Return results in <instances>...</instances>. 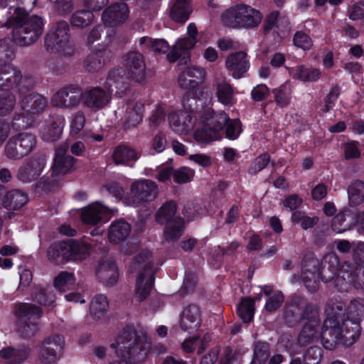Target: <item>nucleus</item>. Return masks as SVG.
<instances>
[{"label":"nucleus","mask_w":364,"mask_h":364,"mask_svg":"<svg viewBox=\"0 0 364 364\" xmlns=\"http://www.w3.org/2000/svg\"><path fill=\"white\" fill-rule=\"evenodd\" d=\"M75 283L74 274L69 272H61L55 278L54 287L60 291H65L73 287Z\"/></svg>","instance_id":"nucleus-56"},{"label":"nucleus","mask_w":364,"mask_h":364,"mask_svg":"<svg viewBox=\"0 0 364 364\" xmlns=\"http://www.w3.org/2000/svg\"><path fill=\"white\" fill-rule=\"evenodd\" d=\"M151 255L149 250H142L130 264V271L132 272L143 269L142 272H140L136 283V296L139 301L145 299L149 296L154 286V271L153 264L149 261Z\"/></svg>","instance_id":"nucleus-4"},{"label":"nucleus","mask_w":364,"mask_h":364,"mask_svg":"<svg viewBox=\"0 0 364 364\" xmlns=\"http://www.w3.org/2000/svg\"><path fill=\"white\" fill-rule=\"evenodd\" d=\"M94 15L88 10L76 11L70 18V24L73 27L84 28L92 23Z\"/></svg>","instance_id":"nucleus-53"},{"label":"nucleus","mask_w":364,"mask_h":364,"mask_svg":"<svg viewBox=\"0 0 364 364\" xmlns=\"http://www.w3.org/2000/svg\"><path fill=\"white\" fill-rule=\"evenodd\" d=\"M255 310V301L249 298L242 299L237 306L238 315L245 323L253 318Z\"/></svg>","instance_id":"nucleus-57"},{"label":"nucleus","mask_w":364,"mask_h":364,"mask_svg":"<svg viewBox=\"0 0 364 364\" xmlns=\"http://www.w3.org/2000/svg\"><path fill=\"white\" fill-rule=\"evenodd\" d=\"M291 73L294 78L303 82L317 81L321 76L319 69L299 65L291 69Z\"/></svg>","instance_id":"nucleus-45"},{"label":"nucleus","mask_w":364,"mask_h":364,"mask_svg":"<svg viewBox=\"0 0 364 364\" xmlns=\"http://www.w3.org/2000/svg\"><path fill=\"white\" fill-rule=\"evenodd\" d=\"M200 321L199 307L191 304L186 307L181 314L180 326L183 331L191 333L199 328Z\"/></svg>","instance_id":"nucleus-24"},{"label":"nucleus","mask_w":364,"mask_h":364,"mask_svg":"<svg viewBox=\"0 0 364 364\" xmlns=\"http://www.w3.org/2000/svg\"><path fill=\"white\" fill-rule=\"evenodd\" d=\"M187 34L188 38L178 39L171 51L167 54V58L170 62H175L180 58V64H186L190 60L188 51L195 46L198 36V29L193 23L188 24Z\"/></svg>","instance_id":"nucleus-11"},{"label":"nucleus","mask_w":364,"mask_h":364,"mask_svg":"<svg viewBox=\"0 0 364 364\" xmlns=\"http://www.w3.org/2000/svg\"><path fill=\"white\" fill-rule=\"evenodd\" d=\"M28 201L27 195L18 190L6 192L2 198V205L8 210H18Z\"/></svg>","instance_id":"nucleus-39"},{"label":"nucleus","mask_w":364,"mask_h":364,"mask_svg":"<svg viewBox=\"0 0 364 364\" xmlns=\"http://www.w3.org/2000/svg\"><path fill=\"white\" fill-rule=\"evenodd\" d=\"M112 156L116 164L123 165H126L129 162L136 161L139 158L135 149L125 145L116 146L113 150Z\"/></svg>","instance_id":"nucleus-41"},{"label":"nucleus","mask_w":364,"mask_h":364,"mask_svg":"<svg viewBox=\"0 0 364 364\" xmlns=\"http://www.w3.org/2000/svg\"><path fill=\"white\" fill-rule=\"evenodd\" d=\"M144 105L139 102H130L125 113L124 127L127 129L136 126L142 119Z\"/></svg>","instance_id":"nucleus-42"},{"label":"nucleus","mask_w":364,"mask_h":364,"mask_svg":"<svg viewBox=\"0 0 364 364\" xmlns=\"http://www.w3.org/2000/svg\"><path fill=\"white\" fill-rule=\"evenodd\" d=\"M119 360L107 364H137L148 355L151 342L142 332H137L133 327L127 326L118 335L111 344Z\"/></svg>","instance_id":"nucleus-1"},{"label":"nucleus","mask_w":364,"mask_h":364,"mask_svg":"<svg viewBox=\"0 0 364 364\" xmlns=\"http://www.w3.org/2000/svg\"><path fill=\"white\" fill-rule=\"evenodd\" d=\"M141 44H145L157 53H166L169 50L168 43L164 39H152L150 38H141Z\"/></svg>","instance_id":"nucleus-62"},{"label":"nucleus","mask_w":364,"mask_h":364,"mask_svg":"<svg viewBox=\"0 0 364 364\" xmlns=\"http://www.w3.org/2000/svg\"><path fill=\"white\" fill-rule=\"evenodd\" d=\"M122 65L129 76L135 82L146 81V63L144 55L138 51H129L122 57Z\"/></svg>","instance_id":"nucleus-15"},{"label":"nucleus","mask_w":364,"mask_h":364,"mask_svg":"<svg viewBox=\"0 0 364 364\" xmlns=\"http://www.w3.org/2000/svg\"><path fill=\"white\" fill-rule=\"evenodd\" d=\"M39 330V322H28L16 321V331L24 338H30L36 335Z\"/></svg>","instance_id":"nucleus-58"},{"label":"nucleus","mask_w":364,"mask_h":364,"mask_svg":"<svg viewBox=\"0 0 364 364\" xmlns=\"http://www.w3.org/2000/svg\"><path fill=\"white\" fill-rule=\"evenodd\" d=\"M112 211L107 207L96 202L82 210L81 219L87 225H95L102 219L103 215L112 213Z\"/></svg>","instance_id":"nucleus-27"},{"label":"nucleus","mask_w":364,"mask_h":364,"mask_svg":"<svg viewBox=\"0 0 364 364\" xmlns=\"http://www.w3.org/2000/svg\"><path fill=\"white\" fill-rule=\"evenodd\" d=\"M178 206L175 201L168 200L165 202L156 211L155 220L160 225H166L173 223L177 218Z\"/></svg>","instance_id":"nucleus-35"},{"label":"nucleus","mask_w":364,"mask_h":364,"mask_svg":"<svg viewBox=\"0 0 364 364\" xmlns=\"http://www.w3.org/2000/svg\"><path fill=\"white\" fill-rule=\"evenodd\" d=\"M345 308L346 305L340 298L333 297L328 299L325 308L326 319H336L341 323L343 321L342 316H344Z\"/></svg>","instance_id":"nucleus-47"},{"label":"nucleus","mask_w":364,"mask_h":364,"mask_svg":"<svg viewBox=\"0 0 364 364\" xmlns=\"http://www.w3.org/2000/svg\"><path fill=\"white\" fill-rule=\"evenodd\" d=\"M223 25L230 28H240V5L231 7L221 15Z\"/></svg>","instance_id":"nucleus-55"},{"label":"nucleus","mask_w":364,"mask_h":364,"mask_svg":"<svg viewBox=\"0 0 364 364\" xmlns=\"http://www.w3.org/2000/svg\"><path fill=\"white\" fill-rule=\"evenodd\" d=\"M301 296L293 294L285 304L283 319L289 326H294L301 321L300 306L302 304Z\"/></svg>","instance_id":"nucleus-26"},{"label":"nucleus","mask_w":364,"mask_h":364,"mask_svg":"<svg viewBox=\"0 0 364 364\" xmlns=\"http://www.w3.org/2000/svg\"><path fill=\"white\" fill-rule=\"evenodd\" d=\"M48 100L46 97L36 92H26L18 95V105L21 112L14 114L11 124L16 129H23L30 124L28 122L29 116L39 115L48 107Z\"/></svg>","instance_id":"nucleus-3"},{"label":"nucleus","mask_w":364,"mask_h":364,"mask_svg":"<svg viewBox=\"0 0 364 364\" xmlns=\"http://www.w3.org/2000/svg\"><path fill=\"white\" fill-rule=\"evenodd\" d=\"M262 14L247 5H240V28H255L259 25Z\"/></svg>","instance_id":"nucleus-34"},{"label":"nucleus","mask_w":364,"mask_h":364,"mask_svg":"<svg viewBox=\"0 0 364 364\" xmlns=\"http://www.w3.org/2000/svg\"><path fill=\"white\" fill-rule=\"evenodd\" d=\"M15 314L17 321L38 322L43 314V310L33 304L21 303L16 306Z\"/></svg>","instance_id":"nucleus-28"},{"label":"nucleus","mask_w":364,"mask_h":364,"mask_svg":"<svg viewBox=\"0 0 364 364\" xmlns=\"http://www.w3.org/2000/svg\"><path fill=\"white\" fill-rule=\"evenodd\" d=\"M68 144L64 143L55 150V154L53 164V172L56 175H65L73 170L75 163V159L67 155Z\"/></svg>","instance_id":"nucleus-21"},{"label":"nucleus","mask_w":364,"mask_h":364,"mask_svg":"<svg viewBox=\"0 0 364 364\" xmlns=\"http://www.w3.org/2000/svg\"><path fill=\"white\" fill-rule=\"evenodd\" d=\"M349 204L357 206L364 200V183L360 181H353L348 188Z\"/></svg>","instance_id":"nucleus-51"},{"label":"nucleus","mask_w":364,"mask_h":364,"mask_svg":"<svg viewBox=\"0 0 364 364\" xmlns=\"http://www.w3.org/2000/svg\"><path fill=\"white\" fill-rule=\"evenodd\" d=\"M64 342L61 336L54 335L36 346L38 360L42 364H56L61 357Z\"/></svg>","instance_id":"nucleus-10"},{"label":"nucleus","mask_w":364,"mask_h":364,"mask_svg":"<svg viewBox=\"0 0 364 364\" xmlns=\"http://www.w3.org/2000/svg\"><path fill=\"white\" fill-rule=\"evenodd\" d=\"M65 242H61L51 245L48 250V257L49 260L55 263H64L69 259L67 258L68 252L65 247Z\"/></svg>","instance_id":"nucleus-52"},{"label":"nucleus","mask_w":364,"mask_h":364,"mask_svg":"<svg viewBox=\"0 0 364 364\" xmlns=\"http://www.w3.org/2000/svg\"><path fill=\"white\" fill-rule=\"evenodd\" d=\"M108 301L105 296L102 294L96 295L90 304L91 316L96 320L102 318L108 309Z\"/></svg>","instance_id":"nucleus-49"},{"label":"nucleus","mask_w":364,"mask_h":364,"mask_svg":"<svg viewBox=\"0 0 364 364\" xmlns=\"http://www.w3.org/2000/svg\"><path fill=\"white\" fill-rule=\"evenodd\" d=\"M65 119L63 117L52 118L42 128L41 131V139L46 141H55L58 140L63 132Z\"/></svg>","instance_id":"nucleus-30"},{"label":"nucleus","mask_w":364,"mask_h":364,"mask_svg":"<svg viewBox=\"0 0 364 364\" xmlns=\"http://www.w3.org/2000/svg\"><path fill=\"white\" fill-rule=\"evenodd\" d=\"M347 318L360 321L364 315V304L362 299H354L350 301L346 309Z\"/></svg>","instance_id":"nucleus-60"},{"label":"nucleus","mask_w":364,"mask_h":364,"mask_svg":"<svg viewBox=\"0 0 364 364\" xmlns=\"http://www.w3.org/2000/svg\"><path fill=\"white\" fill-rule=\"evenodd\" d=\"M262 28L264 34L273 31L280 38H285L291 31V23L287 15L274 11L265 17Z\"/></svg>","instance_id":"nucleus-16"},{"label":"nucleus","mask_w":364,"mask_h":364,"mask_svg":"<svg viewBox=\"0 0 364 364\" xmlns=\"http://www.w3.org/2000/svg\"><path fill=\"white\" fill-rule=\"evenodd\" d=\"M112 95L100 87H95L82 92V102L87 108L97 111L107 105Z\"/></svg>","instance_id":"nucleus-18"},{"label":"nucleus","mask_w":364,"mask_h":364,"mask_svg":"<svg viewBox=\"0 0 364 364\" xmlns=\"http://www.w3.org/2000/svg\"><path fill=\"white\" fill-rule=\"evenodd\" d=\"M31 353L28 346L18 348L6 347L0 350V357L9 363H21L26 360Z\"/></svg>","instance_id":"nucleus-36"},{"label":"nucleus","mask_w":364,"mask_h":364,"mask_svg":"<svg viewBox=\"0 0 364 364\" xmlns=\"http://www.w3.org/2000/svg\"><path fill=\"white\" fill-rule=\"evenodd\" d=\"M321 338L323 347L329 350L335 349L343 341L341 323L336 319H326L323 322Z\"/></svg>","instance_id":"nucleus-17"},{"label":"nucleus","mask_w":364,"mask_h":364,"mask_svg":"<svg viewBox=\"0 0 364 364\" xmlns=\"http://www.w3.org/2000/svg\"><path fill=\"white\" fill-rule=\"evenodd\" d=\"M106 88L112 95L115 90V95L122 97L129 87L127 77L122 68H115L110 70L105 82Z\"/></svg>","instance_id":"nucleus-22"},{"label":"nucleus","mask_w":364,"mask_h":364,"mask_svg":"<svg viewBox=\"0 0 364 364\" xmlns=\"http://www.w3.org/2000/svg\"><path fill=\"white\" fill-rule=\"evenodd\" d=\"M190 0H174L170 7V18L177 23H185L192 13Z\"/></svg>","instance_id":"nucleus-32"},{"label":"nucleus","mask_w":364,"mask_h":364,"mask_svg":"<svg viewBox=\"0 0 364 364\" xmlns=\"http://www.w3.org/2000/svg\"><path fill=\"white\" fill-rule=\"evenodd\" d=\"M17 105L16 94L14 92L0 93V117L11 115Z\"/></svg>","instance_id":"nucleus-50"},{"label":"nucleus","mask_w":364,"mask_h":364,"mask_svg":"<svg viewBox=\"0 0 364 364\" xmlns=\"http://www.w3.org/2000/svg\"><path fill=\"white\" fill-rule=\"evenodd\" d=\"M128 16L129 8L127 4L120 2L107 7L102 14V19L107 26L114 27L125 22Z\"/></svg>","instance_id":"nucleus-20"},{"label":"nucleus","mask_w":364,"mask_h":364,"mask_svg":"<svg viewBox=\"0 0 364 364\" xmlns=\"http://www.w3.org/2000/svg\"><path fill=\"white\" fill-rule=\"evenodd\" d=\"M96 274L101 282L109 286L116 284L119 276L115 263L110 259L101 262Z\"/></svg>","instance_id":"nucleus-29"},{"label":"nucleus","mask_w":364,"mask_h":364,"mask_svg":"<svg viewBox=\"0 0 364 364\" xmlns=\"http://www.w3.org/2000/svg\"><path fill=\"white\" fill-rule=\"evenodd\" d=\"M131 232L129 224L123 220L112 223L108 231V237L111 242L118 243L124 240Z\"/></svg>","instance_id":"nucleus-37"},{"label":"nucleus","mask_w":364,"mask_h":364,"mask_svg":"<svg viewBox=\"0 0 364 364\" xmlns=\"http://www.w3.org/2000/svg\"><path fill=\"white\" fill-rule=\"evenodd\" d=\"M82 92L77 85H67L59 89L52 97L53 107L63 109H76L82 101Z\"/></svg>","instance_id":"nucleus-14"},{"label":"nucleus","mask_w":364,"mask_h":364,"mask_svg":"<svg viewBox=\"0 0 364 364\" xmlns=\"http://www.w3.org/2000/svg\"><path fill=\"white\" fill-rule=\"evenodd\" d=\"M353 257L355 261H360L354 270L355 275L360 279V274L364 277V242L358 243L353 250Z\"/></svg>","instance_id":"nucleus-63"},{"label":"nucleus","mask_w":364,"mask_h":364,"mask_svg":"<svg viewBox=\"0 0 364 364\" xmlns=\"http://www.w3.org/2000/svg\"><path fill=\"white\" fill-rule=\"evenodd\" d=\"M302 304L300 306L301 321L307 320L306 323L312 325H320L321 318L318 307L312 303L307 302L306 299L301 296Z\"/></svg>","instance_id":"nucleus-43"},{"label":"nucleus","mask_w":364,"mask_h":364,"mask_svg":"<svg viewBox=\"0 0 364 364\" xmlns=\"http://www.w3.org/2000/svg\"><path fill=\"white\" fill-rule=\"evenodd\" d=\"M339 259L336 254L330 253L324 256L321 262V279L325 282L334 279L336 286L341 283L340 291L344 290L348 282H353L355 273L350 265L346 263L339 267Z\"/></svg>","instance_id":"nucleus-5"},{"label":"nucleus","mask_w":364,"mask_h":364,"mask_svg":"<svg viewBox=\"0 0 364 364\" xmlns=\"http://www.w3.org/2000/svg\"><path fill=\"white\" fill-rule=\"evenodd\" d=\"M205 77V71L198 66H191L183 70L178 76V84L181 87L190 90L202 83Z\"/></svg>","instance_id":"nucleus-23"},{"label":"nucleus","mask_w":364,"mask_h":364,"mask_svg":"<svg viewBox=\"0 0 364 364\" xmlns=\"http://www.w3.org/2000/svg\"><path fill=\"white\" fill-rule=\"evenodd\" d=\"M225 66L228 70L232 73L234 78L242 77L250 67L247 53L238 51L230 54L226 59Z\"/></svg>","instance_id":"nucleus-25"},{"label":"nucleus","mask_w":364,"mask_h":364,"mask_svg":"<svg viewBox=\"0 0 364 364\" xmlns=\"http://www.w3.org/2000/svg\"><path fill=\"white\" fill-rule=\"evenodd\" d=\"M64 242L68 252L66 257L69 260H83L90 254V246L87 242L68 240Z\"/></svg>","instance_id":"nucleus-31"},{"label":"nucleus","mask_w":364,"mask_h":364,"mask_svg":"<svg viewBox=\"0 0 364 364\" xmlns=\"http://www.w3.org/2000/svg\"><path fill=\"white\" fill-rule=\"evenodd\" d=\"M34 299L40 304L52 309L55 306V295L51 287L40 288L34 293Z\"/></svg>","instance_id":"nucleus-54"},{"label":"nucleus","mask_w":364,"mask_h":364,"mask_svg":"<svg viewBox=\"0 0 364 364\" xmlns=\"http://www.w3.org/2000/svg\"><path fill=\"white\" fill-rule=\"evenodd\" d=\"M84 68L90 73L97 72L104 65L102 55L101 52L90 54L84 60Z\"/></svg>","instance_id":"nucleus-61"},{"label":"nucleus","mask_w":364,"mask_h":364,"mask_svg":"<svg viewBox=\"0 0 364 364\" xmlns=\"http://www.w3.org/2000/svg\"><path fill=\"white\" fill-rule=\"evenodd\" d=\"M164 230V239L167 242H173L179 240L184 230V220L177 218L173 223L166 224Z\"/></svg>","instance_id":"nucleus-46"},{"label":"nucleus","mask_w":364,"mask_h":364,"mask_svg":"<svg viewBox=\"0 0 364 364\" xmlns=\"http://www.w3.org/2000/svg\"><path fill=\"white\" fill-rule=\"evenodd\" d=\"M269 355V345L267 343L257 342L254 348L250 364H265Z\"/></svg>","instance_id":"nucleus-59"},{"label":"nucleus","mask_w":364,"mask_h":364,"mask_svg":"<svg viewBox=\"0 0 364 364\" xmlns=\"http://www.w3.org/2000/svg\"><path fill=\"white\" fill-rule=\"evenodd\" d=\"M216 96L221 103L225 105L233 103L234 91L232 86L223 77H218L215 80L213 85Z\"/></svg>","instance_id":"nucleus-40"},{"label":"nucleus","mask_w":364,"mask_h":364,"mask_svg":"<svg viewBox=\"0 0 364 364\" xmlns=\"http://www.w3.org/2000/svg\"><path fill=\"white\" fill-rule=\"evenodd\" d=\"M46 166V154L42 152L36 153L18 168L16 178L23 183H31L40 177Z\"/></svg>","instance_id":"nucleus-13"},{"label":"nucleus","mask_w":364,"mask_h":364,"mask_svg":"<svg viewBox=\"0 0 364 364\" xmlns=\"http://www.w3.org/2000/svg\"><path fill=\"white\" fill-rule=\"evenodd\" d=\"M353 213L345 211L337 214L332 220L331 229L337 234H341L353 228Z\"/></svg>","instance_id":"nucleus-44"},{"label":"nucleus","mask_w":364,"mask_h":364,"mask_svg":"<svg viewBox=\"0 0 364 364\" xmlns=\"http://www.w3.org/2000/svg\"><path fill=\"white\" fill-rule=\"evenodd\" d=\"M194 98L188 100L187 105L183 102V109L171 112L168 116L169 126L172 131L178 134H188L195 128L197 116L193 105Z\"/></svg>","instance_id":"nucleus-9"},{"label":"nucleus","mask_w":364,"mask_h":364,"mask_svg":"<svg viewBox=\"0 0 364 364\" xmlns=\"http://www.w3.org/2000/svg\"><path fill=\"white\" fill-rule=\"evenodd\" d=\"M70 28L65 21L56 22L45 37V47L50 53L69 55L73 51Z\"/></svg>","instance_id":"nucleus-8"},{"label":"nucleus","mask_w":364,"mask_h":364,"mask_svg":"<svg viewBox=\"0 0 364 364\" xmlns=\"http://www.w3.org/2000/svg\"><path fill=\"white\" fill-rule=\"evenodd\" d=\"M36 84L35 77L29 75H23L21 71L16 67L9 65L0 72V90H14L19 95L30 92Z\"/></svg>","instance_id":"nucleus-7"},{"label":"nucleus","mask_w":364,"mask_h":364,"mask_svg":"<svg viewBox=\"0 0 364 364\" xmlns=\"http://www.w3.org/2000/svg\"><path fill=\"white\" fill-rule=\"evenodd\" d=\"M301 277L309 291H316L318 287V279L321 277L318 259L313 257L305 258L302 262Z\"/></svg>","instance_id":"nucleus-19"},{"label":"nucleus","mask_w":364,"mask_h":364,"mask_svg":"<svg viewBox=\"0 0 364 364\" xmlns=\"http://www.w3.org/2000/svg\"><path fill=\"white\" fill-rule=\"evenodd\" d=\"M36 146V136L32 132H22L6 141L4 155L10 161H20L34 151Z\"/></svg>","instance_id":"nucleus-6"},{"label":"nucleus","mask_w":364,"mask_h":364,"mask_svg":"<svg viewBox=\"0 0 364 364\" xmlns=\"http://www.w3.org/2000/svg\"><path fill=\"white\" fill-rule=\"evenodd\" d=\"M228 121V115L223 112L216 113L208 109L204 115L205 126L214 132L223 129Z\"/></svg>","instance_id":"nucleus-38"},{"label":"nucleus","mask_w":364,"mask_h":364,"mask_svg":"<svg viewBox=\"0 0 364 364\" xmlns=\"http://www.w3.org/2000/svg\"><path fill=\"white\" fill-rule=\"evenodd\" d=\"M85 116L82 111L75 112L72 117L70 124V132L71 136H75L79 134L85 125Z\"/></svg>","instance_id":"nucleus-64"},{"label":"nucleus","mask_w":364,"mask_h":364,"mask_svg":"<svg viewBox=\"0 0 364 364\" xmlns=\"http://www.w3.org/2000/svg\"><path fill=\"white\" fill-rule=\"evenodd\" d=\"M320 325L305 323L297 337V343L300 346H306L318 339Z\"/></svg>","instance_id":"nucleus-48"},{"label":"nucleus","mask_w":364,"mask_h":364,"mask_svg":"<svg viewBox=\"0 0 364 364\" xmlns=\"http://www.w3.org/2000/svg\"><path fill=\"white\" fill-rule=\"evenodd\" d=\"M343 343L346 346L353 345L360 337L361 327L360 321L346 318L341 322Z\"/></svg>","instance_id":"nucleus-33"},{"label":"nucleus","mask_w":364,"mask_h":364,"mask_svg":"<svg viewBox=\"0 0 364 364\" xmlns=\"http://www.w3.org/2000/svg\"><path fill=\"white\" fill-rule=\"evenodd\" d=\"M6 15V31L13 27V39L16 44L21 46L32 45L42 35L44 23L41 16L32 15L28 17L26 9H22L19 6H11Z\"/></svg>","instance_id":"nucleus-2"},{"label":"nucleus","mask_w":364,"mask_h":364,"mask_svg":"<svg viewBox=\"0 0 364 364\" xmlns=\"http://www.w3.org/2000/svg\"><path fill=\"white\" fill-rule=\"evenodd\" d=\"M157 184L149 179L134 181L130 186L131 204L138 205L155 200L159 196Z\"/></svg>","instance_id":"nucleus-12"}]
</instances>
